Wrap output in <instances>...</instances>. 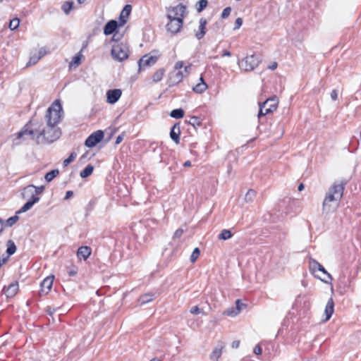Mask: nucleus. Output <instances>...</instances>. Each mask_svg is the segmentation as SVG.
<instances>
[{"instance_id":"1","label":"nucleus","mask_w":361,"mask_h":361,"mask_svg":"<svg viewBox=\"0 0 361 361\" xmlns=\"http://www.w3.org/2000/svg\"><path fill=\"white\" fill-rule=\"evenodd\" d=\"M63 114L62 106L59 100L56 99L47 110L44 116L46 126L42 123L30 121L17 133V138L20 139L29 135L37 145L54 142L61 135V129L57 126L61 121Z\"/></svg>"},{"instance_id":"2","label":"nucleus","mask_w":361,"mask_h":361,"mask_svg":"<svg viewBox=\"0 0 361 361\" xmlns=\"http://www.w3.org/2000/svg\"><path fill=\"white\" fill-rule=\"evenodd\" d=\"M346 183L336 181L329 188L322 204V213L329 214L334 212L343 197Z\"/></svg>"},{"instance_id":"3","label":"nucleus","mask_w":361,"mask_h":361,"mask_svg":"<svg viewBox=\"0 0 361 361\" xmlns=\"http://www.w3.org/2000/svg\"><path fill=\"white\" fill-rule=\"evenodd\" d=\"M259 110L257 117L260 119L262 116L271 114L276 110L278 106V100L276 97H270L266 99L265 102L259 104Z\"/></svg>"},{"instance_id":"4","label":"nucleus","mask_w":361,"mask_h":361,"mask_svg":"<svg viewBox=\"0 0 361 361\" xmlns=\"http://www.w3.org/2000/svg\"><path fill=\"white\" fill-rule=\"evenodd\" d=\"M111 54L114 60L123 61L129 56V48L126 44L118 43L113 45Z\"/></svg>"},{"instance_id":"5","label":"nucleus","mask_w":361,"mask_h":361,"mask_svg":"<svg viewBox=\"0 0 361 361\" xmlns=\"http://www.w3.org/2000/svg\"><path fill=\"white\" fill-rule=\"evenodd\" d=\"M260 61H261L257 56L252 54L245 57L239 66L241 70L245 71H252L259 66Z\"/></svg>"},{"instance_id":"6","label":"nucleus","mask_w":361,"mask_h":361,"mask_svg":"<svg viewBox=\"0 0 361 361\" xmlns=\"http://www.w3.org/2000/svg\"><path fill=\"white\" fill-rule=\"evenodd\" d=\"M186 11V7L182 4L171 7L167 10V18L169 20H183Z\"/></svg>"},{"instance_id":"7","label":"nucleus","mask_w":361,"mask_h":361,"mask_svg":"<svg viewBox=\"0 0 361 361\" xmlns=\"http://www.w3.org/2000/svg\"><path fill=\"white\" fill-rule=\"evenodd\" d=\"M183 67V62L182 61H177L174 66V71L170 73V81L171 85H176L180 82L185 75L180 70Z\"/></svg>"},{"instance_id":"8","label":"nucleus","mask_w":361,"mask_h":361,"mask_svg":"<svg viewBox=\"0 0 361 361\" xmlns=\"http://www.w3.org/2000/svg\"><path fill=\"white\" fill-rule=\"evenodd\" d=\"M103 137L104 132L101 130H98L87 137L85 142V145L87 147H93L100 142Z\"/></svg>"},{"instance_id":"9","label":"nucleus","mask_w":361,"mask_h":361,"mask_svg":"<svg viewBox=\"0 0 361 361\" xmlns=\"http://www.w3.org/2000/svg\"><path fill=\"white\" fill-rule=\"evenodd\" d=\"M310 269L313 272L316 271V270H318L319 271H322L323 274H324L328 279V280H326V279L323 280L325 283H328L329 281H331L332 280L331 276L326 271L324 267L321 264H319L317 261H316L315 259H312V258L310 259Z\"/></svg>"},{"instance_id":"10","label":"nucleus","mask_w":361,"mask_h":361,"mask_svg":"<svg viewBox=\"0 0 361 361\" xmlns=\"http://www.w3.org/2000/svg\"><path fill=\"white\" fill-rule=\"evenodd\" d=\"M169 23L166 24V30L169 32L172 35L178 33L183 25V20H169Z\"/></svg>"},{"instance_id":"11","label":"nucleus","mask_w":361,"mask_h":361,"mask_svg":"<svg viewBox=\"0 0 361 361\" xmlns=\"http://www.w3.org/2000/svg\"><path fill=\"white\" fill-rule=\"evenodd\" d=\"M54 281V276H48L45 278L40 284V290L39 294L40 296L46 295L51 290Z\"/></svg>"},{"instance_id":"12","label":"nucleus","mask_w":361,"mask_h":361,"mask_svg":"<svg viewBox=\"0 0 361 361\" xmlns=\"http://www.w3.org/2000/svg\"><path fill=\"white\" fill-rule=\"evenodd\" d=\"M158 59V56L146 54L143 56L138 61L140 69L142 67H147L154 65Z\"/></svg>"},{"instance_id":"13","label":"nucleus","mask_w":361,"mask_h":361,"mask_svg":"<svg viewBox=\"0 0 361 361\" xmlns=\"http://www.w3.org/2000/svg\"><path fill=\"white\" fill-rule=\"evenodd\" d=\"M122 92L120 89L109 90L106 92V102L109 104H115L118 101Z\"/></svg>"},{"instance_id":"14","label":"nucleus","mask_w":361,"mask_h":361,"mask_svg":"<svg viewBox=\"0 0 361 361\" xmlns=\"http://www.w3.org/2000/svg\"><path fill=\"white\" fill-rule=\"evenodd\" d=\"M3 290L7 298H13L18 291V283L16 281L7 287L4 286Z\"/></svg>"},{"instance_id":"15","label":"nucleus","mask_w":361,"mask_h":361,"mask_svg":"<svg viewBox=\"0 0 361 361\" xmlns=\"http://www.w3.org/2000/svg\"><path fill=\"white\" fill-rule=\"evenodd\" d=\"M180 129L178 123H175L170 131V137L172 140H173L176 144H179L180 142Z\"/></svg>"},{"instance_id":"16","label":"nucleus","mask_w":361,"mask_h":361,"mask_svg":"<svg viewBox=\"0 0 361 361\" xmlns=\"http://www.w3.org/2000/svg\"><path fill=\"white\" fill-rule=\"evenodd\" d=\"M39 197H33L30 199L20 209L16 211V214H20L30 210L35 204L39 201Z\"/></svg>"},{"instance_id":"17","label":"nucleus","mask_w":361,"mask_h":361,"mask_svg":"<svg viewBox=\"0 0 361 361\" xmlns=\"http://www.w3.org/2000/svg\"><path fill=\"white\" fill-rule=\"evenodd\" d=\"M118 23L115 20L109 21L104 27V34L105 35H109L113 34L118 28Z\"/></svg>"},{"instance_id":"18","label":"nucleus","mask_w":361,"mask_h":361,"mask_svg":"<svg viewBox=\"0 0 361 361\" xmlns=\"http://www.w3.org/2000/svg\"><path fill=\"white\" fill-rule=\"evenodd\" d=\"M225 345L223 342H219L217 346L212 352L210 355V359L212 360L218 361V359L221 357L222 354V351Z\"/></svg>"},{"instance_id":"19","label":"nucleus","mask_w":361,"mask_h":361,"mask_svg":"<svg viewBox=\"0 0 361 361\" xmlns=\"http://www.w3.org/2000/svg\"><path fill=\"white\" fill-rule=\"evenodd\" d=\"M92 250L89 246H81L77 251V257L86 260L91 255Z\"/></svg>"},{"instance_id":"20","label":"nucleus","mask_w":361,"mask_h":361,"mask_svg":"<svg viewBox=\"0 0 361 361\" xmlns=\"http://www.w3.org/2000/svg\"><path fill=\"white\" fill-rule=\"evenodd\" d=\"M35 185H29L26 187H25L22 190L21 195L23 199H27L30 197V199L33 197H38L37 196L35 195Z\"/></svg>"},{"instance_id":"21","label":"nucleus","mask_w":361,"mask_h":361,"mask_svg":"<svg viewBox=\"0 0 361 361\" xmlns=\"http://www.w3.org/2000/svg\"><path fill=\"white\" fill-rule=\"evenodd\" d=\"M207 20L204 18H200V25H199V30L195 33V37L198 39H201L204 37L205 33H206V25H207Z\"/></svg>"},{"instance_id":"22","label":"nucleus","mask_w":361,"mask_h":361,"mask_svg":"<svg viewBox=\"0 0 361 361\" xmlns=\"http://www.w3.org/2000/svg\"><path fill=\"white\" fill-rule=\"evenodd\" d=\"M334 310V302L332 298H329L324 310L326 315L325 321H328L332 316Z\"/></svg>"},{"instance_id":"23","label":"nucleus","mask_w":361,"mask_h":361,"mask_svg":"<svg viewBox=\"0 0 361 361\" xmlns=\"http://www.w3.org/2000/svg\"><path fill=\"white\" fill-rule=\"evenodd\" d=\"M132 10V6L129 4L126 5L123 8L121 15H120V20L121 21V24L123 25L126 23V19L129 15L130 14Z\"/></svg>"},{"instance_id":"24","label":"nucleus","mask_w":361,"mask_h":361,"mask_svg":"<svg viewBox=\"0 0 361 361\" xmlns=\"http://www.w3.org/2000/svg\"><path fill=\"white\" fill-rule=\"evenodd\" d=\"M200 82L197 84L194 87H193V91L197 92V93H202L204 92L207 88V85L204 82V79L202 77H201L200 78Z\"/></svg>"},{"instance_id":"25","label":"nucleus","mask_w":361,"mask_h":361,"mask_svg":"<svg viewBox=\"0 0 361 361\" xmlns=\"http://www.w3.org/2000/svg\"><path fill=\"white\" fill-rule=\"evenodd\" d=\"M154 298V294L146 293V294L142 295L139 298L138 302H140V304L141 305H145V304H147V303L151 302L152 300H153Z\"/></svg>"},{"instance_id":"26","label":"nucleus","mask_w":361,"mask_h":361,"mask_svg":"<svg viewBox=\"0 0 361 361\" xmlns=\"http://www.w3.org/2000/svg\"><path fill=\"white\" fill-rule=\"evenodd\" d=\"M165 73V69L164 68H159L152 75V80L154 82H158L161 81L163 78V76Z\"/></svg>"},{"instance_id":"27","label":"nucleus","mask_w":361,"mask_h":361,"mask_svg":"<svg viewBox=\"0 0 361 361\" xmlns=\"http://www.w3.org/2000/svg\"><path fill=\"white\" fill-rule=\"evenodd\" d=\"M94 171V167L91 164H88L82 171H80V176L82 178H85L92 175Z\"/></svg>"},{"instance_id":"28","label":"nucleus","mask_w":361,"mask_h":361,"mask_svg":"<svg viewBox=\"0 0 361 361\" xmlns=\"http://www.w3.org/2000/svg\"><path fill=\"white\" fill-rule=\"evenodd\" d=\"M233 236L230 230L224 229L221 231V233L218 235V238L222 240H226L230 239Z\"/></svg>"},{"instance_id":"29","label":"nucleus","mask_w":361,"mask_h":361,"mask_svg":"<svg viewBox=\"0 0 361 361\" xmlns=\"http://www.w3.org/2000/svg\"><path fill=\"white\" fill-rule=\"evenodd\" d=\"M59 173L58 169H54L46 173L44 178L47 182H51Z\"/></svg>"},{"instance_id":"30","label":"nucleus","mask_w":361,"mask_h":361,"mask_svg":"<svg viewBox=\"0 0 361 361\" xmlns=\"http://www.w3.org/2000/svg\"><path fill=\"white\" fill-rule=\"evenodd\" d=\"M188 123V124L192 126L194 128H197L202 125V120L200 117L192 116Z\"/></svg>"},{"instance_id":"31","label":"nucleus","mask_w":361,"mask_h":361,"mask_svg":"<svg viewBox=\"0 0 361 361\" xmlns=\"http://www.w3.org/2000/svg\"><path fill=\"white\" fill-rule=\"evenodd\" d=\"M170 116L174 118H181L184 116V111L182 109H176L171 111Z\"/></svg>"},{"instance_id":"32","label":"nucleus","mask_w":361,"mask_h":361,"mask_svg":"<svg viewBox=\"0 0 361 361\" xmlns=\"http://www.w3.org/2000/svg\"><path fill=\"white\" fill-rule=\"evenodd\" d=\"M73 4V1H66L63 4L61 8L66 14H68L72 10Z\"/></svg>"},{"instance_id":"33","label":"nucleus","mask_w":361,"mask_h":361,"mask_svg":"<svg viewBox=\"0 0 361 361\" xmlns=\"http://www.w3.org/2000/svg\"><path fill=\"white\" fill-rule=\"evenodd\" d=\"M256 196V191L252 189H250L247 193L245 194V201L247 202H251L253 201L254 198Z\"/></svg>"},{"instance_id":"34","label":"nucleus","mask_w":361,"mask_h":361,"mask_svg":"<svg viewBox=\"0 0 361 361\" xmlns=\"http://www.w3.org/2000/svg\"><path fill=\"white\" fill-rule=\"evenodd\" d=\"M8 245L6 250V252L8 256L13 255L16 251V246L12 240H8Z\"/></svg>"},{"instance_id":"35","label":"nucleus","mask_w":361,"mask_h":361,"mask_svg":"<svg viewBox=\"0 0 361 361\" xmlns=\"http://www.w3.org/2000/svg\"><path fill=\"white\" fill-rule=\"evenodd\" d=\"M19 219L18 214H15L14 216L8 218L6 221V226L8 227L13 226Z\"/></svg>"},{"instance_id":"36","label":"nucleus","mask_w":361,"mask_h":361,"mask_svg":"<svg viewBox=\"0 0 361 361\" xmlns=\"http://www.w3.org/2000/svg\"><path fill=\"white\" fill-rule=\"evenodd\" d=\"M19 25H20L19 18H15L10 20L8 27L11 30H14L18 27Z\"/></svg>"},{"instance_id":"37","label":"nucleus","mask_w":361,"mask_h":361,"mask_svg":"<svg viewBox=\"0 0 361 361\" xmlns=\"http://www.w3.org/2000/svg\"><path fill=\"white\" fill-rule=\"evenodd\" d=\"M207 0H200L197 2V11L198 12L202 11L207 7Z\"/></svg>"},{"instance_id":"38","label":"nucleus","mask_w":361,"mask_h":361,"mask_svg":"<svg viewBox=\"0 0 361 361\" xmlns=\"http://www.w3.org/2000/svg\"><path fill=\"white\" fill-rule=\"evenodd\" d=\"M200 254V249L198 247L195 248L190 256V261L192 263H194L198 259Z\"/></svg>"},{"instance_id":"39","label":"nucleus","mask_w":361,"mask_h":361,"mask_svg":"<svg viewBox=\"0 0 361 361\" xmlns=\"http://www.w3.org/2000/svg\"><path fill=\"white\" fill-rule=\"evenodd\" d=\"M77 154L75 152H72L70 156L63 161V166H67L69 164L73 162L76 158Z\"/></svg>"},{"instance_id":"40","label":"nucleus","mask_w":361,"mask_h":361,"mask_svg":"<svg viewBox=\"0 0 361 361\" xmlns=\"http://www.w3.org/2000/svg\"><path fill=\"white\" fill-rule=\"evenodd\" d=\"M238 314H239L238 310H235L234 307L227 309L226 310L224 311V314L227 316L235 317Z\"/></svg>"},{"instance_id":"41","label":"nucleus","mask_w":361,"mask_h":361,"mask_svg":"<svg viewBox=\"0 0 361 361\" xmlns=\"http://www.w3.org/2000/svg\"><path fill=\"white\" fill-rule=\"evenodd\" d=\"M231 12V7L228 6V7L225 8L221 13V18H228L230 16Z\"/></svg>"},{"instance_id":"42","label":"nucleus","mask_w":361,"mask_h":361,"mask_svg":"<svg viewBox=\"0 0 361 361\" xmlns=\"http://www.w3.org/2000/svg\"><path fill=\"white\" fill-rule=\"evenodd\" d=\"M190 312L192 314H204L203 311L198 307V306H194L190 308Z\"/></svg>"},{"instance_id":"43","label":"nucleus","mask_w":361,"mask_h":361,"mask_svg":"<svg viewBox=\"0 0 361 361\" xmlns=\"http://www.w3.org/2000/svg\"><path fill=\"white\" fill-rule=\"evenodd\" d=\"M40 59H41V56H38L36 55L32 56L28 62V65H34V64L37 63Z\"/></svg>"},{"instance_id":"44","label":"nucleus","mask_w":361,"mask_h":361,"mask_svg":"<svg viewBox=\"0 0 361 361\" xmlns=\"http://www.w3.org/2000/svg\"><path fill=\"white\" fill-rule=\"evenodd\" d=\"M80 63V55H75L71 62V65H75L78 66Z\"/></svg>"},{"instance_id":"45","label":"nucleus","mask_w":361,"mask_h":361,"mask_svg":"<svg viewBox=\"0 0 361 361\" xmlns=\"http://www.w3.org/2000/svg\"><path fill=\"white\" fill-rule=\"evenodd\" d=\"M78 268L76 267H73L71 268H69L68 270V274L70 276H74L78 273Z\"/></svg>"},{"instance_id":"46","label":"nucleus","mask_w":361,"mask_h":361,"mask_svg":"<svg viewBox=\"0 0 361 361\" xmlns=\"http://www.w3.org/2000/svg\"><path fill=\"white\" fill-rule=\"evenodd\" d=\"M35 195L37 196L38 195L41 194L44 191V187L42 185L38 186V187L35 185Z\"/></svg>"},{"instance_id":"47","label":"nucleus","mask_w":361,"mask_h":361,"mask_svg":"<svg viewBox=\"0 0 361 361\" xmlns=\"http://www.w3.org/2000/svg\"><path fill=\"white\" fill-rule=\"evenodd\" d=\"M243 24V19L241 18H238L235 21V27L234 30L239 29Z\"/></svg>"},{"instance_id":"48","label":"nucleus","mask_w":361,"mask_h":361,"mask_svg":"<svg viewBox=\"0 0 361 361\" xmlns=\"http://www.w3.org/2000/svg\"><path fill=\"white\" fill-rule=\"evenodd\" d=\"M183 233V230L181 229V228H178L174 233L173 238H180L182 235Z\"/></svg>"},{"instance_id":"49","label":"nucleus","mask_w":361,"mask_h":361,"mask_svg":"<svg viewBox=\"0 0 361 361\" xmlns=\"http://www.w3.org/2000/svg\"><path fill=\"white\" fill-rule=\"evenodd\" d=\"M254 353L259 355H261L262 353V348L260 347L259 345H255V347L254 348V350H253Z\"/></svg>"},{"instance_id":"50","label":"nucleus","mask_w":361,"mask_h":361,"mask_svg":"<svg viewBox=\"0 0 361 361\" xmlns=\"http://www.w3.org/2000/svg\"><path fill=\"white\" fill-rule=\"evenodd\" d=\"M55 312H56V309L54 307H47V308L46 310V312L47 313V314H49L51 317L53 316V314Z\"/></svg>"},{"instance_id":"51","label":"nucleus","mask_w":361,"mask_h":361,"mask_svg":"<svg viewBox=\"0 0 361 361\" xmlns=\"http://www.w3.org/2000/svg\"><path fill=\"white\" fill-rule=\"evenodd\" d=\"M235 305H236V307H235V309L238 310V313L240 312V311L241 310V307L245 306V305L243 303H242L240 300H237L235 301Z\"/></svg>"},{"instance_id":"52","label":"nucleus","mask_w":361,"mask_h":361,"mask_svg":"<svg viewBox=\"0 0 361 361\" xmlns=\"http://www.w3.org/2000/svg\"><path fill=\"white\" fill-rule=\"evenodd\" d=\"M331 98L332 100L334 101H336L338 98V92L337 90H334L331 92Z\"/></svg>"},{"instance_id":"53","label":"nucleus","mask_w":361,"mask_h":361,"mask_svg":"<svg viewBox=\"0 0 361 361\" xmlns=\"http://www.w3.org/2000/svg\"><path fill=\"white\" fill-rule=\"evenodd\" d=\"M73 195V192L72 190H68V191L66 192V195H65L64 200H68V199H69V198H71Z\"/></svg>"},{"instance_id":"54","label":"nucleus","mask_w":361,"mask_h":361,"mask_svg":"<svg viewBox=\"0 0 361 361\" xmlns=\"http://www.w3.org/2000/svg\"><path fill=\"white\" fill-rule=\"evenodd\" d=\"M277 66H278V63L276 62H273V63H271V65H269L268 66V68L270 69V70L274 71V70H275L277 68Z\"/></svg>"},{"instance_id":"55","label":"nucleus","mask_w":361,"mask_h":361,"mask_svg":"<svg viewBox=\"0 0 361 361\" xmlns=\"http://www.w3.org/2000/svg\"><path fill=\"white\" fill-rule=\"evenodd\" d=\"M240 345V341H234L231 343V347L233 348H238Z\"/></svg>"},{"instance_id":"56","label":"nucleus","mask_w":361,"mask_h":361,"mask_svg":"<svg viewBox=\"0 0 361 361\" xmlns=\"http://www.w3.org/2000/svg\"><path fill=\"white\" fill-rule=\"evenodd\" d=\"M123 135H119L116 137V140L115 144H116V145H118L120 142H121V141L123 140Z\"/></svg>"},{"instance_id":"57","label":"nucleus","mask_w":361,"mask_h":361,"mask_svg":"<svg viewBox=\"0 0 361 361\" xmlns=\"http://www.w3.org/2000/svg\"><path fill=\"white\" fill-rule=\"evenodd\" d=\"M46 54V50L44 48H41L39 51V55L38 56H41V58L42 56H44V55Z\"/></svg>"},{"instance_id":"58","label":"nucleus","mask_w":361,"mask_h":361,"mask_svg":"<svg viewBox=\"0 0 361 361\" xmlns=\"http://www.w3.org/2000/svg\"><path fill=\"white\" fill-rule=\"evenodd\" d=\"M231 56V52L230 51H228V50H224L221 54V56L222 57H224V56Z\"/></svg>"},{"instance_id":"59","label":"nucleus","mask_w":361,"mask_h":361,"mask_svg":"<svg viewBox=\"0 0 361 361\" xmlns=\"http://www.w3.org/2000/svg\"><path fill=\"white\" fill-rule=\"evenodd\" d=\"M190 68H191V64H189L188 66H185L184 71L185 72L186 75H188L189 73Z\"/></svg>"},{"instance_id":"60","label":"nucleus","mask_w":361,"mask_h":361,"mask_svg":"<svg viewBox=\"0 0 361 361\" xmlns=\"http://www.w3.org/2000/svg\"><path fill=\"white\" fill-rule=\"evenodd\" d=\"M3 220L1 219H0V234L1 233V232L3 231Z\"/></svg>"},{"instance_id":"61","label":"nucleus","mask_w":361,"mask_h":361,"mask_svg":"<svg viewBox=\"0 0 361 361\" xmlns=\"http://www.w3.org/2000/svg\"><path fill=\"white\" fill-rule=\"evenodd\" d=\"M183 166H185V167H188V166H191V162L190 161H186L184 164H183Z\"/></svg>"},{"instance_id":"62","label":"nucleus","mask_w":361,"mask_h":361,"mask_svg":"<svg viewBox=\"0 0 361 361\" xmlns=\"http://www.w3.org/2000/svg\"><path fill=\"white\" fill-rule=\"evenodd\" d=\"M304 185L302 183H300L299 185H298V190L299 191H302L303 189H304Z\"/></svg>"},{"instance_id":"63","label":"nucleus","mask_w":361,"mask_h":361,"mask_svg":"<svg viewBox=\"0 0 361 361\" xmlns=\"http://www.w3.org/2000/svg\"><path fill=\"white\" fill-rule=\"evenodd\" d=\"M6 258H4L3 259H0V267L6 262Z\"/></svg>"},{"instance_id":"64","label":"nucleus","mask_w":361,"mask_h":361,"mask_svg":"<svg viewBox=\"0 0 361 361\" xmlns=\"http://www.w3.org/2000/svg\"><path fill=\"white\" fill-rule=\"evenodd\" d=\"M150 361H161V360L155 357V358L152 359Z\"/></svg>"}]
</instances>
